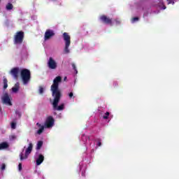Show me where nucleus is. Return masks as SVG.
<instances>
[{"label": "nucleus", "mask_w": 179, "mask_h": 179, "mask_svg": "<svg viewBox=\"0 0 179 179\" xmlns=\"http://www.w3.org/2000/svg\"><path fill=\"white\" fill-rule=\"evenodd\" d=\"M62 82V78L57 76L53 80V84L51 85L50 90L52 92V96H57L61 94L59 91V83Z\"/></svg>", "instance_id": "obj_1"}, {"label": "nucleus", "mask_w": 179, "mask_h": 179, "mask_svg": "<svg viewBox=\"0 0 179 179\" xmlns=\"http://www.w3.org/2000/svg\"><path fill=\"white\" fill-rule=\"evenodd\" d=\"M20 75L24 85H27V83L30 82V79H31V73H30V70L23 69L20 71Z\"/></svg>", "instance_id": "obj_2"}, {"label": "nucleus", "mask_w": 179, "mask_h": 179, "mask_svg": "<svg viewBox=\"0 0 179 179\" xmlns=\"http://www.w3.org/2000/svg\"><path fill=\"white\" fill-rule=\"evenodd\" d=\"M62 36L65 43L64 52V54H69V52H71V50H69V47L71 45V36H69L67 32H64Z\"/></svg>", "instance_id": "obj_3"}, {"label": "nucleus", "mask_w": 179, "mask_h": 179, "mask_svg": "<svg viewBox=\"0 0 179 179\" xmlns=\"http://www.w3.org/2000/svg\"><path fill=\"white\" fill-rule=\"evenodd\" d=\"M55 97L52 103L53 109L56 110L57 111H62L64 110L65 105L62 103L58 106V103H59V100L61 99V94L60 95H53Z\"/></svg>", "instance_id": "obj_4"}, {"label": "nucleus", "mask_w": 179, "mask_h": 179, "mask_svg": "<svg viewBox=\"0 0 179 179\" xmlns=\"http://www.w3.org/2000/svg\"><path fill=\"white\" fill-rule=\"evenodd\" d=\"M24 40V32L22 31H17L14 36L13 43L15 45H20Z\"/></svg>", "instance_id": "obj_5"}, {"label": "nucleus", "mask_w": 179, "mask_h": 179, "mask_svg": "<svg viewBox=\"0 0 179 179\" xmlns=\"http://www.w3.org/2000/svg\"><path fill=\"white\" fill-rule=\"evenodd\" d=\"M31 150H33V143H30L29 144L28 148L25 150L24 156H23V152H21L20 154V160L21 161L22 160H26V159H27V157H29V155H30V153H31Z\"/></svg>", "instance_id": "obj_6"}, {"label": "nucleus", "mask_w": 179, "mask_h": 179, "mask_svg": "<svg viewBox=\"0 0 179 179\" xmlns=\"http://www.w3.org/2000/svg\"><path fill=\"white\" fill-rule=\"evenodd\" d=\"M101 22L103 23L104 24H109L110 26H113V20L110 18V17H108L106 15H102L99 17Z\"/></svg>", "instance_id": "obj_7"}, {"label": "nucleus", "mask_w": 179, "mask_h": 179, "mask_svg": "<svg viewBox=\"0 0 179 179\" xmlns=\"http://www.w3.org/2000/svg\"><path fill=\"white\" fill-rule=\"evenodd\" d=\"M1 101L3 104H7L8 106H12V102L10 101V98L9 97V94L7 92L4 93L1 97Z\"/></svg>", "instance_id": "obj_8"}, {"label": "nucleus", "mask_w": 179, "mask_h": 179, "mask_svg": "<svg viewBox=\"0 0 179 179\" xmlns=\"http://www.w3.org/2000/svg\"><path fill=\"white\" fill-rule=\"evenodd\" d=\"M48 66L49 69H57V62L52 57H50L48 62Z\"/></svg>", "instance_id": "obj_9"}, {"label": "nucleus", "mask_w": 179, "mask_h": 179, "mask_svg": "<svg viewBox=\"0 0 179 179\" xmlns=\"http://www.w3.org/2000/svg\"><path fill=\"white\" fill-rule=\"evenodd\" d=\"M54 36H55V32H54L52 29H47L45 32L44 40H50V38L54 37Z\"/></svg>", "instance_id": "obj_10"}, {"label": "nucleus", "mask_w": 179, "mask_h": 179, "mask_svg": "<svg viewBox=\"0 0 179 179\" xmlns=\"http://www.w3.org/2000/svg\"><path fill=\"white\" fill-rule=\"evenodd\" d=\"M54 125V117L52 116H48L45 122V128H51Z\"/></svg>", "instance_id": "obj_11"}, {"label": "nucleus", "mask_w": 179, "mask_h": 179, "mask_svg": "<svg viewBox=\"0 0 179 179\" xmlns=\"http://www.w3.org/2000/svg\"><path fill=\"white\" fill-rule=\"evenodd\" d=\"M19 72H20L19 67H15L10 70V73L14 79H17L19 78Z\"/></svg>", "instance_id": "obj_12"}, {"label": "nucleus", "mask_w": 179, "mask_h": 179, "mask_svg": "<svg viewBox=\"0 0 179 179\" xmlns=\"http://www.w3.org/2000/svg\"><path fill=\"white\" fill-rule=\"evenodd\" d=\"M36 125L38 126V128H39V129L37 131L36 134L38 135H41L43 134V132H44V125H41V124L40 123H36Z\"/></svg>", "instance_id": "obj_13"}, {"label": "nucleus", "mask_w": 179, "mask_h": 179, "mask_svg": "<svg viewBox=\"0 0 179 179\" xmlns=\"http://www.w3.org/2000/svg\"><path fill=\"white\" fill-rule=\"evenodd\" d=\"M44 162V155L40 154L36 159V166H40Z\"/></svg>", "instance_id": "obj_14"}, {"label": "nucleus", "mask_w": 179, "mask_h": 179, "mask_svg": "<svg viewBox=\"0 0 179 179\" xmlns=\"http://www.w3.org/2000/svg\"><path fill=\"white\" fill-rule=\"evenodd\" d=\"M9 148V144L6 142H3L0 143V150H3V149H8Z\"/></svg>", "instance_id": "obj_15"}, {"label": "nucleus", "mask_w": 179, "mask_h": 179, "mask_svg": "<svg viewBox=\"0 0 179 179\" xmlns=\"http://www.w3.org/2000/svg\"><path fill=\"white\" fill-rule=\"evenodd\" d=\"M20 86V84L19 83H17L15 85V87H13L12 88V90L13 92V93H17V92H19V87Z\"/></svg>", "instance_id": "obj_16"}, {"label": "nucleus", "mask_w": 179, "mask_h": 179, "mask_svg": "<svg viewBox=\"0 0 179 179\" xmlns=\"http://www.w3.org/2000/svg\"><path fill=\"white\" fill-rule=\"evenodd\" d=\"M3 89H4V90L6 89H8V79H6V78H5V77H3Z\"/></svg>", "instance_id": "obj_17"}, {"label": "nucleus", "mask_w": 179, "mask_h": 179, "mask_svg": "<svg viewBox=\"0 0 179 179\" xmlns=\"http://www.w3.org/2000/svg\"><path fill=\"white\" fill-rule=\"evenodd\" d=\"M6 9L7 10H12V9H13V4L8 3L6 6Z\"/></svg>", "instance_id": "obj_18"}, {"label": "nucleus", "mask_w": 179, "mask_h": 179, "mask_svg": "<svg viewBox=\"0 0 179 179\" xmlns=\"http://www.w3.org/2000/svg\"><path fill=\"white\" fill-rule=\"evenodd\" d=\"M42 146H43V141H38L37 143V147H36L37 150H40V149H41Z\"/></svg>", "instance_id": "obj_19"}, {"label": "nucleus", "mask_w": 179, "mask_h": 179, "mask_svg": "<svg viewBox=\"0 0 179 179\" xmlns=\"http://www.w3.org/2000/svg\"><path fill=\"white\" fill-rule=\"evenodd\" d=\"M110 116V112H106L105 115L103 116V120H108V117Z\"/></svg>", "instance_id": "obj_20"}, {"label": "nucleus", "mask_w": 179, "mask_h": 179, "mask_svg": "<svg viewBox=\"0 0 179 179\" xmlns=\"http://www.w3.org/2000/svg\"><path fill=\"white\" fill-rule=\"evenodd\" d=\"M10 126L12 129H16V122H12Z\"/></svg>", "instance_id": "obj_21"}, {"label": "nucleus", "mask_w": 179, "mask_h": 179, "mask_svg": "<svg viewBox=\"0 0 179 179\" xmlns=\"http://www.w3.org/2000/svg\"><path fill=\"white\" fill-rule=\"evenodd\" d=\"M38 92H39L40 94H43V93H44V88L42 86H40Z\"/></svg>", "instance_id": "obj_22"}, {"label": "nucleus", "mask_w": 179, "mask_h": 179, "mask_svg": "<svg viewBox=\"0 0 179 179\" xmlns=\"http://www.w3.org/2000/svg\"><path fill=\"white\" fill-rule=\"evenodd\" d=\"M114 22H115V24H116L117 26H118V24H121V21H120V19H118V18H116V19L114 20Z\"/></svg>", "instance_id": "obj_23"}, {"label": "nucleus", "mask_w": 179, "mask_h": 179, "mask_svg": "<svg viewBox=\"0 0 179 179\" xmlns=\"http://www.w3.org/2000/svg\"><path fill=\"white\" fill-rule=\"evenodd\" d=\"M138 20H139V17H134L132 18L131 22H132V23H135V22H138Z\"/></svg>", "instance_id": "obj_24"}, {"label": "nucleus", "mask_w": 179, "mask_h": 179, "mask_svg": "<svg viewBox=\"0 0 179 179\" xmlns=\"http://www.w3.org/2000/svg\"><path fill=\"white\" fill-rule=\"evenodd\" d=\"M16 135H11L9 136V139L10 141H15V139H16Z\"/></svg>", "instance_id": "obj_25"}, {"label": "nucleus", "mask_w": 179, "mask_h": 179, "mask_svg": "<svg viewBox=\"0 0 179 179\" xmlns=\"http://www.w3.org/2000/svg\"><path fill=\"white\" fill-rule=\"evenodd\" d=\"M72 67H73V69L76 72V74L78 73V69H76V65H75V64H72Z\"/></svg>", "instance_id": "obj_26"}, {"label": "nucleus", "mask_w": 179, "mask_h": 179, "mask_svg": "<svg viewBox=\"0 0 179 179\" xmlns=\"http://www.w3.org/2000/svg\"><path fill=\"white\" fill-rule=\"evenodd\" d=\"M15 114L18 115L19 118L22 117V113L19 110H15Z\"/></svg>", "instance_id": "obj_27"}, {"label": "nucleus", "mask_w": 179, "mask_h": 179, "mask_svg": "<svg viewBox=\"0 0 179 179\" xmlns=\"http://www.w3.org/2000/svg\"><path fill=\"white\" fill-rule=\"evenodd\" d=\"M69 99H75V96H73V92H70L69 94Z\"/></svg>", "instance_id": "obj_28"}, {"label": "nucleus", "mask_w": 179, "mask_h": 179, "mask_svg": "<svg viewBox=\"0 0 179 179\" xmlns=\"http://www.w3.org/2000/svg\"><path fill=\"white\" fill-rule=\"evenodd\" d=\"M22 163H20L19 164H18V169H19V171H22Z\"/></svg>", "instance_id": "obj_29"}, {"label": "nucleus", "mask_w": 179, "mask_h": 179, "mask_svg": "<svg viewBox=\"0 0 179 179\" xmlns=\"http://www.w3.org/2000/svg\"><path fill=\"white\" fill-rule=\"evenodd\" d=\"M1 169V170H5V169H6V165L5 164H2Z\"/></svg>", "instance_id": "obj_30"}, {"label": "nucleus", "mask_w": 179, "mask_h": 179, "mask_svg": "<svg viewBox=\"0 0 179 179\" xmlns=\"http://www.w3.org/2000/svg\"><path fill=\"white\" fill-rule=\"evenodd\" d=\"M97 146H101V140H99Z\"/></svg>", "instance_id": "obj_31"}, {"label": "nucleus", "mask_w": 179, "mask_h": 179, "mask_svg": "<svg viewBox=\"0 0 179 179\" xmlns=\"http://www.w3.org/2000/svg\"><path fill=\"white\" fill-rule=\"evenodd\" d=\"M169 1V3H173V5H174V1H173L172 0H168Z\"/></svg>", "instance_id": "obj_32"}, {"label": "nucleus", "mask_w": 179, "mask_h": 179, "mask_svg": "<svg viewBox=\"0 0 179 179\" xmlns=\"http://www.w3.org/2000/svg\"><path fill=\"white\" fill-rule=\"evenodd\" d=\"M0 111H2V108L0 107Z\"/></svg>", "instance_id": "obj_33"}, {"label": "nucleus", "mask_w": 179, "mask_h": 179, "mask_svg": "<svg viewBox=\"0 0 179 179\" xmlns=\"http://www.w3.org/2000/svg\"><path fill=\"white\" fill-rule=\"evenodd\" d=\"M64 80H66V77L64 78Z\"/></svg>", "instance_id": "obj_34"}, {"label": "nucleus", "mask_w": 179, "mask_h": 179, "mask_svg": "<svg viewBox=\"0 0 179 179\" xmlns=\"http://www.w3.org/2000/svg\"><path fill=\"white\" fill-rule=\"evenodd\" d=\"M82 176H83V173L82 174Z\"/></svg>", "instance_id": "obj_35"}, {"label": "nucleus", "mask_w": 179, "mask_h": 179, "mask_svg": "<svg viewBox=\"0 0 179 179\" xmlns=\"http://www.w3.org/2000/svg\"><path fill=\"white\" fill-rule=\"evenodd\" d=\"M52 1H55V0H52Z\"/></svg>", "instance_id": "obj_36"}]
</instances>
